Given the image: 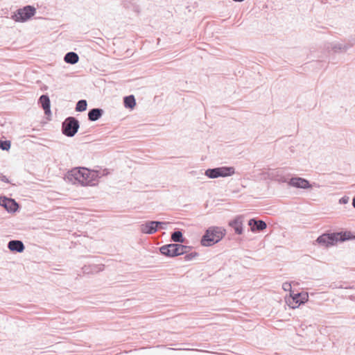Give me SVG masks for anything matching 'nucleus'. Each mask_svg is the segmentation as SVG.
Returning a JSON list of instances; mask_svg holds the SVG:
<instances>
[{
	"mask_svg": "<svg viewBox=\"0 0 355 355\" xmlns=\"http://www.w3.org/2000/svg\"><path fill=\"white\" fill-rule=\"evenodd\" d=\"M87 108V102L85 99L79 100L76 105L75 110L78 112H83Z\"/></svg>",
	"mask_w": 355,
	"mask_h": 355,
	"instance_id": "nucleus-23",
	"label": "nucleus"
},
{
	"mask_svg": "<svg viewBox=\"0 0 355 355\" xmlns=\"http://www.w3.org/2000/svg\"><path fill=\"white\" fill-rule=\"evenodd\" d=\"M80 128V122L74 116H68L62 123V133L68 137H73Z\"/></svg>",
	"mask_w": 355,
	"mask_h": 355,
	"instance_id": "nucleus-6",
	"label": "nucleus"
},
{
	"mask_svg": "<svg viewBox=\"0 0 355 355\" xmlns=\"http://www.w3.org/2000/svg\"><path fill=\"white\" fill-rule=\"evenodd\" d=\"M0 206L3 207L8 213H15L19 209V204L15 199L6 196H0Z\"/></svg>",
	"mask_w": 355,
	"mask_h": 355,
	"instance_id": "nucleus-9",
	"label": "nucleus"
},
{
	"mask_svg": "<svg viewBox=\"0 0 355 355\" xmlns=\"http://www.w3.org/2000/svg\"><path fill=\"white\" fill-rule=\"evenodd\" d=\"M352 206L355 209V196L353 197L352 199Z\"/></svg>",
	"mask_w": 355,
	"mask_h": 355,
	"instance_id": "nucleus-30",
	"label": "nucleus"
},
{
	"mask_svg": "<svg viewBox=\"0 0 355 355\" xmlns=\"http://www.w3.org/2000/svg\"><path fill=\"white\" fill-rule=\"evenodd\" d=\"M192 247L183 244L169 243L162 245L159 248L161 254L168 257L173 258L191 250Z\"/></svg>",
	"mask_w": 355,
	"mask_h": 355,
	"instance_id": "nucleus-4",
	"label": "nucleus"
},
{
	"mask_svg": "<svg viewBox=\"0 0 355 355\" xmlns=\"http://www.w3.org/2000/svg\"><path fill=\"white\" fill-rule=\"evenodd\" d=\"M282 288H283L284 291H290V293H293V292L292 291V290H291V289H292L291 284V283H289V282H284V283L283 284V285H282Z\"/></svg>",
	"mask_w": 355,
	"mask_h": 355,
	"instance_id": "nucleus-27",
	"label": "nucleus"
},
{
	"mask_svg": "<svg viewBox=\"0 0 355 355\" xmlns=\"http://www.w3.org/2000/svg\"><path fill=\"white\" fill-rule=\"evenodd\" d=\"M122 5L126 10H132L134 12L139 13V8L134 0H123Z\"/></svg>",
	"mask_w": 355,
	"mask_h": 355,
	"instance_id": "nucleus-18",
	"label": "nucleus"
},
{
	"mask_svg": "<svg viewBox=\"0 0 355 355\" xmlns=\"http://www.w3.org/2000/svg\"><path fill=\"white\" fill-rule=\"evenodd\" d=\"M218 172V178H226L233 175L235 173V168L233 166H219Z\"/></svg>",
	"mask_w": 355,
	"mask_h": 355,
	"instance_id": "nucleus-17",
	"label": "nucleus"
},
{
	"mask_svg": "<svg viewBox=\"0 0 355 355\" xmlns=\"http://www.w3.org/2000/svg\"><path fill=\"white\" fill-rule=\"evenodd\" d=\"M167 225V222L147 220L140 225V232L145 234H153L159 229H166Z\"/></svg>",
	"mask_w": 355,
	"mask_h": 355,
	"instance_id": "nucleus-7",
	"label": "nucleus"
},
{
	"mask_svg": "<svg viewBox=\"0 0 355 355\" xmlns=\"http://www.w3.org/2000/svg\"><path fill=\"white\" fill-rule=\"evenodd\" d=\"M38 103L42 107L46 115L51 114V101L48 94H42L38 100Z\"/></svg>",
	"mask_w": 355,
	"mask_h": 355,
	"instance_id": "nucleus-13",
	"label": "nucleus"
},
{
	"mask_svg": "<svg viewBox=\"0 0 355 355\" xmlns=\"http://www.w3.org/2000/svg\"><path fill=\"white\" fill-rule=\"evenodd\" d=\"M184 259L186 261H189L193 259H194L196 257H198L199 254L197 252H187L184 253Z\"/></svg>",
	"mask_w": 355,
	"mask_h": 355,
	"instance_id": "nucleus-26",
	"label": "nucleus"
},
{
	"mask_svg": "<svg viewBox=\"0 0 355 355\" xmlns=\"http://www.w3.org/2000/svg\"><path fill=\"white\" fill-rule=\"evenodd\" d=\"M64 60L67 64H75L79 61V56L76 53L70 51L65 54Z\"/></svg>",
	"mask_w": 355,
	"mask_h": 355,
	"instance_id": "nucleus-19",
	"label": "nucleus"
},
{
	"mask_svg": "<svg viewBox=\"0 0 355 355\" xmlns=\"http://www.w3.org/2000/svg\"><path fill=\"white\" fill-rule=\"evenodd\" d=\"M287 183L289 186L297 189H309L312 188V184L308 180L300 177H293Z\"/></svg>",
	"mask_w": 355,
	"mask_h": 355,
	"instance_id": "nucleus-10",
	"label": "nucleus"
},
{
	"mask_svg": "<svg viewBox=\"0 0 355 355\" xmlns=\"http://www.w3.org/2000/svg\"><path fill=\"white\" fill-rule=\"evenodd\" d=\"M123 105L125 108L132 110L136 105V100L135 96L131 94L124 96Z\"/></svg>",
	"mask_w": 355,
	"mask_h": 355,
	"instance_id": "nucleus-21",
	"label": "nucleus"
},
{
	"mask_svg": "<svg viewBox=\"0 0 355 355\" xmlns=\"http://www.w3.org/2000/svg\"><path fill=\"white\" fill-rule=\"evenodd\" d=\"M349 200V198L348 196H345L342 197L341 198H340L339 203L342 204V205H345V204L348 203Z\"/></svg>",
	"mask_w": 355,
	"mask_h": 355,
	"instance_id": "nucleus-28",
	"label": "nucleus"
},
{
	"mask_svg": "<svg viewBox=\"0 0 355 355\" xmlns=\"http://www.w3.org/2000/svg\"><path fill=\"white\" fill-rule=\"evenodd\" d=\"M355 239V234L350 231H342L335 233H324L319 236L316 242L324 247L336 245L338 242H343Z\"/></svg>",
	"mask_w": 355,
	"mask_h": 355,
	"instance_id": "nucleus-2",
	"label": "nucleus"
},
{
	"mask_svg": "<svg viewBox=\"0 0 355 355\" xmlns=\"http://www.w3.org/2000/svg\"><path fill=\"white\" fill-rule=\"evenodd\" d=\"M243 218L242 215H238L228 223L236 234L241 235L243 232Z\"/></svg>",
	"mask_w": 355,
	"mask_h": 355,
	"instance_id": "nucleus-11",
	"label": "nucleus"
},
{
	"mask_svg": "<svg viewBox=\"0 0 355 355\" xmlns=\"http://www.w3.org/2000/svg\"><path fill=\"white\" fill-rule=\"evenodd\" d=\"M107 174V169L98 171L78 167L68 171L67 178L73 184H78L83 187L95 186L98 184L99 178Z\"/></svg>",
	"mask_w": 355,
	"mask_h": 355,
	"instance_id": "nucleus-1",
	"label": "nucleus"
},
{
	"mask_svg": "<svg viewBox=\"0 0 355 355\" xmlns=\"http://www.w3.org/2000/svg\"><path fill=\"white\" fill-rule=\"evenodd\" d=\"M104 113V110L100 107L92 108L89 110L87 116L90 121H96L101 119Z\"/></svg>",
	"mask_w": 355,
	"mask_h": 355,
	"instance_id": "nucleus-15",
	"label": "nucleus"
},
{
	"mask_svg": "<svg viewBox=\"0 0 355 355\" xmlns=\"http://www.w3.org/2000/svg\"><path fill=\"white\" fill-rule=\"evenodd\" d=\"M36 8L33 6L26 5L12 12L10 18L16 22H26L36 14Z\"/></svg>",
	"mask_w": 355,
	"mask_h": 355,
	"instance_id": "nucleus-5",
	"label": "nucleus"
},
{
	"mask_svg": "<svg viewBox=\"0 0 355 355\" xmlns=\"http://www.w3.org/2000/svg\"><path fill=\"white\" fill-rule=\"evenodd\" d=\"M352 44L343 43H331L327 49H331L334 53L345 52L352 47Z\"/></svg>",
	"mask_w": 355,
	"mask_h": 355,
	"instance_id": "nucleus-16",
	"label": "nucleus"
},
{
	"mask_svg": "<svg viewBox=\"0 0 355 355\" xmlns=\"http://www.w3.org/2000/svg\"><path fill=\"white\" fill-rule=\"evenodd\" d=\"M8 248L12 252L21 253L25 250V245L20 240H10L8 243Z\"/></svg>",
	"mask_w": 355,
	"mask_h": 355,
	"instance_id": "nucleus-14",
	"label": "nucleus"
},
{
	"mask_svg": "<svg viewBox=\"0 0 355 355\" xmlns=\"http://www.w3.org/2000/svg\"><path fill=\"white\" fill-rule=\"evenodd\" d=\"M1 180L4 182H6V183L10 182L8 178L6 175H1Z\"/></svg>",
	"mask_w": 355,
	"mask_h": 355,
	"instance_id": "nucleus-29",
	"label": "nucleus"
},
{
	"mask_svg": "<svg viewBox=\"0 0 355 355\" xmlns=\"http://www.w3.org/2000/svg\"><path fill=\"white\" fill-rule=\"evenodd\" d=\"M218 167H216L205 170V175L210 179H215L218 178Z\"/></svg>",
	"mask_w": 355,
	"mask_h": 355,
	"instance_id": "nucleus-24",
	"label": "nucleus"
},
{
	"mask_svg": "<svg viewBox=\"0 0 355 355\" xmlns=\"http://www.w3.org/2000/svg\"><path fill=\"white\" fill-rule=\"evenodd\" d=\"M226 231L224 228L217 226L208 227L200 239L202 246L209 247L220 242L225 236Z\"/></svg>",
	"mask_w": 355,
	"mask_h": 355,
	"instance_id": "nucleus-3",
	"label": "nucleus"
},
{
	"mask_svg": "<svg viewBox=\"0 0 355 355\" xmlns=\"http://www.w3.org/2000/svg\"><path fill=\"white\" fill-rule=\"evenodd\" d=\"M248 224L250 227V230L254 233L260 232L267 227L266 223L263 220L258 219L257 218H250L248 220Z\"/></svg>",
	"mask_w": 355,
	"mask_h": 355,
	"instance_id": "nucleus-12",
	"label": "nucleus"
},
{
	"mask_svg": "<svg viewBox=\"0 0 355 355\" xmlns=\"http://www.w3.org/2000/svg\"><path fill=\"white\" fill-rule=\"evenodd\" d=\"M290 297L291 299L287 301V304L292 309H295L300 304H304L309 301V293L305 291L297 293H290Z\"/></svg>",
	"mask_w": 355,
	"mask_h": 355,
	"instance_id": "nucleus-8",
	"label": "nucleus"
},
{
	"mask_svg": "<svg viewBox=\"0 0 355 355\" xmlns=\"http://www.w3.org/2000/svg\"><path fill=\"white\" fill-rule=\"evenodd\" d=\"M83 271L85 273L89 272H98L103 270V265H93L90 266H85L83 268Z\"/></svg>",
	"mask_w": 355,
	"mask_h": 355,
	"instance_id": "nucleus-22",
	"label": "nucleus"
},
{
	"mask_svg": "<svg viewBox=\"0 0 355 355\" xmlns=\"http://www.w3.org/2000/svg\"><path fill=\"white\" fill-rule=\"evenodd\" d=\"M171 241L176 244H182L184 242L185 238L183 236L182 232L180 230H175L171 233Z\"/></svg>",
	"mask_w": 355,
	"mask_h": 355,
	"instance_id": "nucleus-20",
	"label": "nucleus"
},
{
	"mask_svg": "<svg viewBox=\"0 0 355 355\" xmlns=\"http://www.w3.org/2000/svg\"><path fill=\"white\" fill-rule=\"evenodd\" d=\"M11 147V141L10 140L0 139V149L5 151H8Z\"/></svg>",
	"mask_w": 355,
	"mask_h": 355,
	"instance_id": "nucleus-25",
	"label": "nucleus"
}]
</instances>
